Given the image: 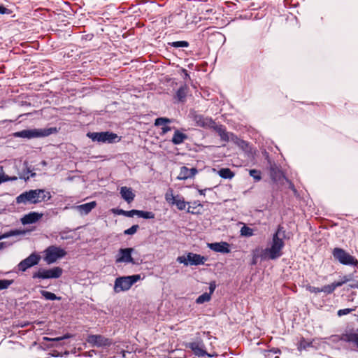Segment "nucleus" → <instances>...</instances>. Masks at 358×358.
<instances>
[{
  "label": "nucleus",
  "instance_id": "f257e3e1",
  "mask_svg": "<svg viewBox=\"0 0 358 358\" xmlns=\"http://www.w3.org/2000/svg\"><path fill=\"white\" fill-rule=\"evenodd\" d=\"M286 238L289 237H287L285 228L280 224L278 225L273 235L271 247L261 250V259H275L280 257L282 255V250L285 247L283 240Z\"/></svg>",
  "mask_w": 358,
  "mask_h": 358
},
{
  "label": "nucleus",
  "instance_id": "f03ea898",
  "mask_svg": "<svg viewBox=\"0 0 358 358\" xmlns=\"http://www.w3.org/2000/svg\"><path fill=\"white\" fill-rule=\"evenodd\" d=\"M205 338L208 339H210L212 338L210 331L197 332L195 338H193L192 341L187 343L185 345V347L190 349L193 352L194 355L199 357H203L205 356L213 357L211 355L208 353L207 348L203 342V339Z\"/></svg>",
  "mask_w": 358,
  "mask_h": 358
},
{
  "label": "nucleus",
  "instance_id": "7ed1b4c3",
  "mask_svg": "<svg viewBox=\"0 0 358 358\" xmlns=\"http://www.w3.org/2000/svg\"><path fill=\"white\" fill-rule=\"evenodd\" d=\"M57 132V129L56 127H50L43 129H24L15 132L13 136L15 137L30 139L34 138L48 136L50 134H55Z\"/></svg>",
  "mask_w": 358,
  "mask_h": 358
},
{
  "label": "nucleus",
  "instance_id": "20e7f679",
  "mask_svg": "<svg viewBox=\"0 0 358 358\" xmlns=\"http://www.w3.org/2000/svg\"><path fill=\"white\" fill-rule=\"evenodd\" d=\"M140 278L141 275L138 274L117 278L115 281L114 291L117 293L127 291Z\"/></svg>",
  "mask_w": 358,
  "mask_h": 358
},
{
  "label": "nucleus",
  "instance_id": "39448f33",
  "mask_svg": "<svg viewBox=\"0 0 358 358\" xmlns=\"http://www.w3.org/2000/svg\"><path fill=\"white\" fill-rule=\"evenodd\" d=\"M332 255L335 260L343 265L357 266L358 260L354 256L350 255L344 249L335 248L332 251Z\"/></svg>",
  "mask_w": 358,
  "mask_h": 358
},
{
  "label": "nucleus",
  "instance_id": "423d86ee",
  "mask_svg": "<svg viewBox=\"0 0 358 358\" xmlns=\"http://www.w3.org/2000/svg\"><path fill=\"white\" fill-rule=\"evenodd\" d=\"M44 253V261L48 264L55 263L57 259L65 257L66 255L65 250L56 245H50L45 250Z\"/></svg>",
  "mask_w": 358,
  "mask_h": 358
},
{
  "label": "nucleus",
  "instance_id": "0eeeda50",
  "mask_svg": "<svg viewBox=\"0 0 358 358\" xmlns=\"http://www.w3.org/2000/svg\"><path fill=\"white\" fill-rule=\"evenodd\" d=\"M41 192H43L42 189H31L24 192L20 194L16 198L17 203H40Z\"/></svg>",
  "mask_w": 358,
  "mask_h": 358
},
{
  "label": "nucleus",
  "instance_id": "6e6552de",
  "mask_svg": "<svg viewBox=\"0 0 358 358\" xmlns=\"http://www.w3.org/2000/svg\"><path fill=\"white\" fill-rule=\"evenodd\" d=\"M207 260L206 257L204 256H201V255L188 252L187 256H179L177 258V262L183 264L185 266L191 265V266H198L203 265L205 264V262Z\"/></svg>",
  "mask_w": 358,
  "mask_h": 358
},
{
  "label": "nucleus",
  "instance_id": "1a4fd4ad",
  "mask_svg": "<svg viewBox=\"0 0 358 358\" xmlns=\"http://www.w3.org/2000/svg\"><path fill=\"white\" fill-rule=\"evenodd\" d=\"M87 136L93 141H98L101 143H115L117 138L118 141L120 140L116 134L109 131L89 132L87 133Z\"/></svg>",
  "mask_w": 358,
  "mask_h": 358
},
{
  "label": "nucleus",
  "instance_id": "9d476101",
  "mask_svg": "<svg viewBox=\"0 0 358 358\" xmlns=\"http://www.w3.org/2000/svg\"><path fill=\"white\" fill-rule=\"evenodd\" d=\"M63 273L61 267L56 266L50 269L40 268L37 272L33 273L34 279H50L59 278Z\"/></svg>",
  "mask_w": 358,
  "mask_h": 358
},
{
  "label": "nucleus",
  "instance_id": "9b49d317",
  "mask_svg": "<svg viewBox=\"0 0 358 358\" xmlns=\"http://www.w3.org/2000/svg\"><path fill=\"white\" fill-rule=\"evenodd\" d=\"M165 200L170 205L176 206L177 208L180 210H185L188 202L184 200V198L180 195L174 196L173 190L169 188L164 195Z\"/></svg>",
  "mask_w": 358,
  "mask_h": 358
},
{
  "label": "nucleus",
  "instance_id": "f8f14e48",
  "mask_svg": "<svg viewBox=\"0 0 358 358\" xmlns=\"http://www.w3.org/2000/svg\"><path fill=\"white\" fill-rule=\"evenodd\" d=\"M86 341L92 346L96 348L109 347L113 344L112 340L101 334H90Z\"/></svg>",
  "mask_w": 358,
  "mask_h": 358
},
{
  "label": "nucleus",
  "instance_id": "ddd939ff",
  "mask_svg": "<svg viewBox=\"0 0 358 358\" xmlns=\"http://www.w3.org/2000/svg\"><path fill=\"white\" fill-rule=\"evenodd\" d=\"M192 119L196 125L204 129H213L215 126V122L209 117H205L203 115L196 113H193Z\"/></svg>",
  "mask_w": 358,
  "mask_h": 358
},
{
  "label": "nucleus",
  "instance_id": "4468645a",
  "mask_svg": "<svg viewBox=\"0 0 358 358\" xmlns=\"http://www.w3.org/2000/svg\"><path fill=\"white\" fill-rule=\"evenodd\" d=\"M41 259L40 255L32 253L29 257L22 260L17 265V268L20 271L24 272L28 268L37 265Z\"/></svg>",
  "mask_w": 358,
  "mask_h": 358
},
{
  "label": "nucleus",
  "instance_id": "2eb2a0df",
  "mask_svg": "<svg viewBox=\"0 0 358 358\" xmlns=\"http://www.w3.org/2000/svg\"><path fill=\"white\" fill-rule=\"evenodd\" d=\"M134 251V248H121L118 251V255L116 257V263H131L134 264L135 261L131 256V253Z\"/></svg>",
  "mask_w": 358,
  "mask_h": 358
},
{
  "label": "nucleus",
  "instance_id": "dca6fc26",
  "mask_svg": "<svg viewBox=\"0 0 358 358\" xmlns=\"http://www.w3.org/2000/svg\"><path fill=\"white\" fill-rule=\"evenodd\" d=\"M352 279V276L350 275H344L343 277L342 280L341 281H336L331 285H324L321 288L322 292H324L327 294H331L334 292L336 288L338 287H341L343 284L346 283L347 282L350 281Z\"/></svg>",
  "mask_w": 358,
  "mask_h": 358
},
{
  "label": "nucleus",
  "instance_id": "f3484780",
  "mask_svg": "<svg viewBox=\"0 0 358 358\" xmlns=\"http://www.w3.org/2000/svg\"><path fill=\"white\" fill-rule=\"evenodd\" d=\"M197 173L198 170L196 168L189 169L185 166H182L180 169V173L177 179L180 180H185L193 178Z\"/></svg>",
  "mask_w": 358,
  "mask_h": 358
},
{
  "label": "nucleus",
  "instance_id": "a211bd4d",
  "mask_svg": "<svg viewBox=\"0 0 358 358\" xmlns=\"http://www.w3.org/2000/svg\"><path fill=\"white\" fill-rule=\"evenodd\" d=\"M216 131L220 136L221 140L225 143H227L230 140V137H233L234 135L232 133H229L226 130V127L222 124H217L215 123V126L212 129Z\"/></svg>",
  "mask_w": 358,
  "mask_h": 358
},
{
  "label": "nucleus",
  "instance_id": "6ab92c4d",
  "mask_svg": "<svg viewBox=\"0 0 358 358\" xmlns=\"http://www.w3.org/2000/svg\"><path fill=\"white\" fill-rule=\"evenodd\" d=\"M230 245L227 242L212 243L208 244V248L217 252L227 254L230 252Z\"/></svg>",
  "mask_w": 358,
  "mask_h": 358
},
{
  "label": "nucleus",
  "instance_id": "aec40b11",
  "mask_svg": "<svg viewBox=\"0 0 358 358\" xmlns=\"http://www.w3.org/2000/svg\"><path fill=\"white\" fill-rule=\"evenodd\" d=\"M43 216V214L36 212H31L25 215L21 220L23 224H29L36 222Z\"/></svg>",
  "mask_w": 358,
  "mask_h": 358
},
{
  "label": "nucleus",
  "instance_id": "412c9836",
  "mask_svg": "<svg viewBox=\"0 0 358 358\" xmlns=\"http://www.w3.org/2000/svg\"><path fill=\"white\" fill-rule=\"evenodd\" d=\"M171 122L172 120L168 117H158L155 121V125L163 126L161 134L164 135L171 130V127L166 125V124L171 123Z\"/></svg>",
  "mask_w": 358,
  "mask_h": 358
},
{
  "label": "nucleus",
  "instance_id": "4be33fe9",
  "mask_svg": "<svg viewBox=\"0 0 358 358\" xmlns=\"http://www.w3.org/2000/svg\"><path fill=\"white\" fill-rule=\"evenodd\" d=\"M96 206V202L93 201L89 203L76 206L77 210L83 215L88 214L92 209Z\"/></svg>",
  "mask_w": 358,
  "mask_h": 358
},
{
  "label": "nucleus",
  "instance_id": "5701e85b",
  "mask_svg": "<svg viewBox=\"0 0 358 358\" xmlns=\"http://www.w3.org/2000/svg\"><path fill=\"white\" fill-rule=\"evenodd\" d=\"M187 139V135L176 129L173 134L171 142L174 145H180Z\"/></svg>",
  "mask_w": 358,
  "mask_h": 358
},
{
  "label": "nucleus",
  "instance_id": "b1692460",
  "mask_svg": "<svg viewBox=\"0 0 358 358\" xmlns=\"http://www.w3.org/2000/svg\"><path fill=\"white\" fill-rule=\"evenodd\" d=\"M120 194L127 203H131L135 197V194L132 192L131 189L127 187H121Z\"/></svg>",
  "mask_w": 358,
  "mask_h": 358
},
{
  "label": "nucleus",
  "instance_id": "393cba45",
  "mask_svg": "<svg viewBox=\"0 0 358 358\" xmlns=\"http://www.w3.org/2000/svg\"><path fill=\"white\" fill-rule=\"evenodd\" d=\"M220 177L224 179H232L235 173L229 168H222L217 171Z\"/></svg>",
  "mask_w": 358,
  "mask_h": 358
},
{
  "label": "nucleus",
  "instance_id": "a878e982",
  "mask_svg": "<svg viewBox=\"0 0 358 358\" xmlns=\"http://www.w3.org/2000/svg\"><path fill=\"white\" fill-rule=\"evenodd\" d=\"M187 93V87L181 86L176 92V98L179 101L184 102Z\"/></svg>",
  "mask_w": 358,
  "mask_h": 358
},
{
  "label": "nucleus",
  "instance_id": "bb28decb",
  "mask_svg": "<svg viewBox=\"0 0 358 358\" xmlns=\"http://www.w3.org/2000/svg\"><path fill=\"white\" fill-rule=\"evenodd\" d=\"M203 205L199 201H194L192 203V206H189L187 210V212L191 214H199V208H202Z\"/></svg>",
  "mask_w": 358,
  "mask_h": 358
},
{
  "label": "nucleus",
  "instance_id": "cd10ccee",
  "mask_svg": "<svg viewBox=\"0 0 358 358\" xmlns=\"http://www.w3.org/2000/svg\"><path fill=\"white\" fill-rule=\"evenodd\" d=\"M111 211L116 215H122L127 217H133L134 215H136V210H131L129 211L119 209V208H113Z\"/></svg>",
  "mask_w": 358,
  "mask_h": 358
},
{
  "label": "nucleus",
  "instance_id": "c85d7f7f",
  "mask_svg": "<svg viewBox=\"0 0 358 358\" xmlns=\"http://www.w3.org/2000/svg\"><path fill=\"white\" fill-rule=\"evenodd\" d=\"M136 215H138L140 217H143L144 219H154L155 214L151 211H143L136 210Z\"/></svg>",
  "mask_w": 358,
  "mask_h": 358
},
{
  "label": "nucleus",
  "instance_id": "c756f323",
  "mask_svg": "<svg viewBox=\"0 0 358 358\" xmlns=\"http://www.w3.org/2000/svg\"><path fill=\"white\" fill-rule=\"evenodd\" d=\"M345 340L348 342H352L355 343V345L358 348V332L346 334L345 335Z\"/></svg>",
  "mask_w": 358,
  "mask_h": 358
},
{
  "label": "nucleus",
  "instance_id": "7c9ffc66",
  "mask_svg": "<svg viewBox=\"0 0 358 358\" xmlns=\"http://www.w3.org/2000/svg\"><path fill=\"white\" fill-rule=\"evenodd\" d=\"M41 294L46 299V300H60L61 297L57 296L54 293H52L48 291L41 290Z\"/></svg>",
  "mask_w": 358,
  "mask_h": 358
},
{
  "label": "nucleus",
  "instance_id": "2f4dec72",
  "mask_svg": "<svg viewBox=\"0 0 358 358\" xmlns=\"http://www.w3.org/2000/svg\"><path fill=\"white\" fill-rule=\"evenodd\" d=\"M240 232L241 236L245 237H250L254 235L253 229L246 225L241 227Z\"/></svg>",
  "mask_w": 358,
  "mask_h": 358
},
{
  "label": "nucleus",
  "instance_id": "473e14b6",
  "mask_svg": "<svg viewBox=\"0 0 358 358\" xmlns=\"http://www.w3.org/2000/svg\"><path fill=\"white\" fill-rule=\"evenodd\" d=\"M210 300V294L203 293L200 295L196 300V302L199 304L203 303L205 302H208Z\"/></svg>",
  "mask_w": 358,
  "mask_h": 358
},
{
  "label": "nucleus",
  "instance_id": "72a5a7b5",
  "mask_svg": "<svg viewBox=\"0 0 358 358\" xmlns=\"http://www.w3.org/2000/svg\"><path fill=\"white\" fill-rule=\"evenodd\" d=\"M14 280L3 279L0 280V290L7 289L10 285L13 284Z\"/></svg>",
  "mask_w": 358,
  "mask_h": 358
},
{
  "label": "nucleus",
  "instance_id": "f704fd0d",
  "mask_svg": "<svg viewBox=\"0 0 358 358\" xmlns=\"http://www.w3.org/2000/svg\"><path fill=\"white\" fill-rule=\"evenodd\" d=\"M169 44L174 48H187L189 46V43L185 41H174Z\"/></svg>",
  "mask_w": 358,
  "mask_h": 358
},
{
  "label": "nucleus",
  "instance_id": "c9c22d12",
  "mask_svg": "<svg viewBox=\"0 0 358 358\" xmlns=\"http://www.w3.org/2000/svg\"><path fill=\"white\" fill-rule=\"evenodd\" d=\"M250 176L252 177L256 181H259L262 179L261 171L257 169L250 170Z\"/></svg>",
  "mask_w": 358,
  "mask_h": 358
},
{
  "label": "nucleus",
  "instance_id": "e433bc0d",
  "mask_svg": "<svg viewBox=\"0 0 358 358\" xmlns=\"http://www.w3.org/2000/svg\"><path fill=\"white\" fill-rule=\"evenodd\" d=\"M72 335L70 334H66L63 336L57 337V338H48L45 337L44 339L49 341H60L64 339H67L71 338Z\"/></svg>",
  "mask_w": 358,
  "mask_h": 358
},
{
  "label": "nucleus",
  "instance_id": "4c0bfd02",
  "mask_svg": "<svg viewBox=\"0 0 358 358\" xmlns=\"http://www.w3.org/2000/svg\"><path fill=\"white\" fill-rule=\"evenodd\" d=\"M42 191L43 192H41L40 202L50 200L52 197L50 192L45 189H42Z\"/></svg>",
  "mask_w": 358,
  "mask_h": 358
},
{
  "label": "nucleus",
  "instance_id": "58836bf2",
  "mask_svg": "<svg viewBox=\"0 0 358 358\" xmlns=\"http://www.w3.org/2000/svg\"><path fill=\"white\" fill-rule=\"evenodd\" d=\"M20 234V231L18 230H11L8 232H6L1 236H0V240L6 238H8L10 236H16Z\"/></svg>",
  "mask_w": 358,
  "mask_h": 358
},
{
  "label": "nucleus",
  "instance_id": "ea45409f",
  "mask_svg": "<svg viewBox=\"0 0 358 358\" xmlns=\"http://www.w3.org/2000/svg\"><path fill=\"white\" fill-rule=\"evenodd\" d=\"M138 227H139L137 224L133 225L130 228L126 229L124 231V234H127V235H133V234H134L137 231Z\"/></svg>",
  "mask_w": 358,
  "mask_h": 358
},
{
  "label": "nucleus",
  "instance_id": "a19ab883",
  "mask_svg": "<svg viewBox=\"0 0 358 358\" xmlns=\"http://www.w3.org/2000/svg\"><path fill=\"white\" fill-rule=\"evenodd\" d=\"M260 252H261V250H259V249H256V250H255L253 251V252H252V265H255L257 264V259L258 258H261Z\"/></svg>",
  "mask_w": 358,
  "mask_h": 358
},
{
  "label": "nucleus",
  "instance_id": "79ce46f5",
  "mask_svg": "<svg viewBox=\"0 0 358 358\" xmlns=\"http://www.w3.org/2000/svg\"><path fill=\"white\" fill-rule=\"evenodd\" d=\"M355 310V308L340 309V310H338L337 315H338V316L341 317L343 315H347V314H349V313H352Z\"/></svg>",
  "mask_w": 358,
  "mask_h": 358
},
{
  "label": "nucleus",
  "instance_id": "37998d69",
  "mask_svg": "<svg viewBox=\"0 0 358 358\" xmlns=\"http://www.w3.org/2000/svg\"><path fill=\"white\" fill-rule=\"evenodd\" d=\"M17 179V178L16 176L9 177L8 176L6 175H2L0 176V184L6 181H14L16 180Z\"/></svg>",
  "mask_w": 358,
  "mask_h": 358
},
{
  "label": "nucleus",
  "instance_id": "c03bdc74",
  "mask_svg": "<svg viewBox=\"0 0 358 358\" xmlns=\"http://www.w3.org/2000/svg\"><path fill=\"white\" fill-rule=\"evenodd\" d=\"M306 289H307V290H308L311 293L317 294V293H319V292H322L321 288L311 286V285H308L306 287Z\"/></svg>",
  "mask_w": 358,
  "mask_h": 358
},
{
  "label": "nucleus",
  "instance_id": "a18cd8bd",
  "mask_svg": "<svg viewBox=\"0 0 358 358\" xmlns=\"http://www.w3.org/2000/svg\"><path fill=\"white\" fill-rule=\"evenodd\" d=\"M215 287H216V285H215V282L210 283V286H209L210 292L208 294H210V295H211L213 293V292L215 291Z\"/></svg>",
  "mask_w": 358,
  "mask_h": 358
},
{
  "label": "nucleus",
  "instance_id": "49530a36",
  "mask_svg": "<svg viewBox=\"0 0 358 358\" xmlns=\"http://www.w3.org/2000/svg\"><path fill=\"white\" fill-rule=\"evenodd\" d=\"M8 13V9L3 6H0V14Z\"/></svg>",
  "mask_w": 358,
  "mask_h": 358
},
{
  "label": "nucleus",
  "instance_id": "de8ad7c7",
  "mask_svg": "<svg viewBox=\"0 0 358 358\" xmlns=\"http://www.w3.org/2000/svg\"><path fill=\"white\" fill-rule=\"evenodd\" d=\"M268 352H272L273 354H280L281 353V351L279 348H272L271 350H268Z\"/></svg>",
  "mask_w": 358,
  "mask_h": 358
},
{
  "label": "nucleus",
  "instance_id": "09e8293b",
  "mask_svg": "<svg viewBox=\"0 0 358 358\" xmlns=\"http://www.w3.org/2000/svg\"><path fill=\"white\" fill-rule=\"evenodd\" d=\"M206 190H210V189H198V192L199 193L201 194V195H205V192Z\"/></svg>",
  "mask_w": 358,
  "mask_h": 358
},
{
  "label": "nucleus",
  "instance_id": "8fccbe9b",
  "mask_svg": "<svg viewBox=\"0 0 358 358\" xmlns=\"http://www.w3.org/2000/svg\"><path fill=\"white\" fill-rule=\"evenodd\" d=\"M20 178H23V179H24L25 180H28V179L29 178V176H27V177H25V176H20Z\"/></svg>",
  "mask_w": 358,
  "mask_h": 358
},
{
  "label": "nucleus",
  "instance_id": "3c124183",
  "mask_svg": "<svg viewBox=\"0 0 358 358\" xmlns=\"http://www.w3.org/2000/svg\"><path fill=\"white\" fill-rule=\"evenodd\" d=\"M350 287H352V288L358 287V285L357 284H355V285L352 284V285H350Z\"/></svg>",
  "mask_w": 358,
  "mask_h": 358
},
{
  "label": "nucleus",
  "instance_id": "603ef678",
  "mask_svg": "<svg viewBox=\"0 0 358 358\" xmlns=\"http://www.w3.org/2000/svg\"><path fill=\"white\" fill-rule=\"evenodd\" d=\"M183 71L185 72V77H189V74L187 73V71L185 70V69H183Z\"/></svg>",
  "mask_w": 358,
  "mask_h": 358
},
{
  "label": "nucleus",
  "instance_id": "864d4df0",
  "mask_svg": "<svg viewBox=\"0 0 358 358\" xmlns=\"http://www.w3.org/2000/svg\"><path fill=\"white\" fill-rule=\"evenodd\" d=\"M3 243H0V250L3 248Z\"/></svg>",
  "mask_w": 358,
  "mask_h": 358
},
{
  "label": "nucleus",
  "instance_id": "5fc2aeb1",
  "mask_svg": "<svg viewBox=\"0 0 358 358\" xmlns=\"http://www.w3.org/2000/svg\"><path fill=\"white\" fill-rule=\"evenodd\" d=\"M36 176V173H31V177H34Z\"/></svg>",
  "mask_w": 358,
  "mask_h": 358
},
{
  "label": "nucleus",
  "instance_id": "6e6d98bb",
  "mask_svg": "<svg viewBox=\"0 0 358 358\" xmlns=\"http://www.w3.org/2000/svg\"><path fill=\"white\" fill-rule=\"evenodd\" d=\"M27 173H31V170L29 169V168H27Z\"/></svg>",
  "mask_w": 358,
  "mask_h": 358
},
{
  "label": "nucleus",
  "instance_id": "4d7b16f0",
  "mask_svg": "<svg viewBox=\"0 0 358 358\" xmlns=\"http://www.w3.org/2000/svg\"><path fill=\"white\" fill-rule=\"evenodd\" d=\"M217 35L218 36H220V37H222V35H221V34H220V33H217Z\"/></svg>",
  "mask_w": 358,
  "mask_h": 358
},
{
  "label": "nucleus",
  "instance_id": "13d9d810",
  "mask_svg": "<svg viewBox=\"0 0 358 358\" xmlns=\"http://www.w3.org/2000/svg\"><path fill=\"white\" fill-rule=\"evenodd\" d=\"M291 189H292L294 191H296L294 187V185H292V187H291Z\"/></svg>",
  "mask_w": 358,
  "mask_h": 358
},
{
  "label": "nucleus",
  "instance_id": "bf43d9fd",
  "mask_svg": "<svg viewBox=\"0 0 358 358\" xmlns=\"http://www.w3.org/2000/svg\"><path fill=\"white\" fill-rule=\"evenodd\" d=\"M26 104H27V105H29V106H30V105H31V104H30V103H26Z\"/></svg>",
  "mask_w": 358,
  "mask_h": 358
},
{
  "label": "nucleus",
  "instance_id": "052dcab7",
  "mask_svg": "<svg viewBox=\"0 0 358 358\" xmlns=\"http://www.w3.org/2000/svg\"><path fill=\"white\" fill-rule=\"evenodd\" d=\"M275 358H280L279 356H276Z\"/></svg>",
  "mask_w": 358,
  "mask_h": 358
}]
</instances>
